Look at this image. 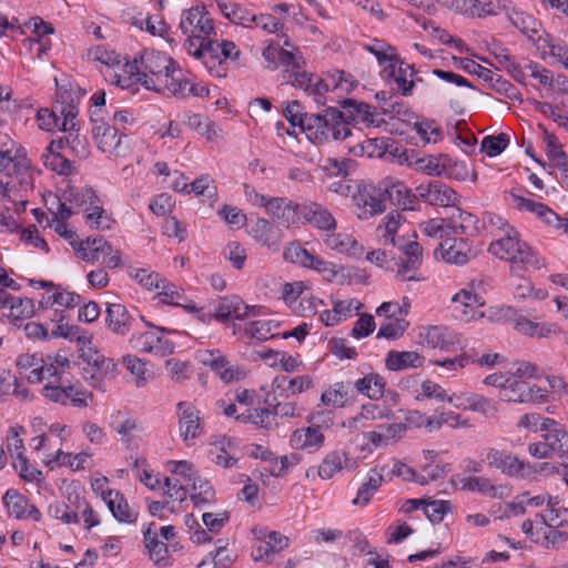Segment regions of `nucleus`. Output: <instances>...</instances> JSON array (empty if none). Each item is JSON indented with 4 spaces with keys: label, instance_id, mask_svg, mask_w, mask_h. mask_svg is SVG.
Wrapping results in <instances>:
<instances>
[{
    "label": "nucleus",
    "instance_id": "obj_1",
    "mask_svg": "<svg viewBox=\"0 0 568 568\" xmlns=\"http://www.w3.org/2000/svg\"><path fill=\"white\" fill-rule=\"evenodd\" d=\"M283 45L292 50L272 42L263 50L262 55L267 62V68L276 70L278 67H284L283 79L285 82L307 92L318 105L327 103L326 94L328 92L348 93L354 88L353 77L344 71H335L325 78L306 72L304 70L305 60L298 49L287 39Z\"/></svg>",
    "mask_w": 568,
    "mask_h": 568
},
{
    "label": "nucleus",
    "instance_id": "obj_2",
    "mask_svg": "<svg viewBox=\"0 0 568 568\" xmlns=\"http://www.w3.org/2000/svg\"><path fill=\"white\" fill-rule=\"evenodd\" d=\"M9 144L0 146V174L8 179L6 182L0 180V194L26 205L39 172L33 168L24 148L11 140Z\"/></svg>",
    "mask_w": 568,
    "mask_h": 568
},
{
    "label": "nucleus",
    "instance_id": "obj_3",
    "mask_svg": "<svg viewBox=\"0 0 568 568\" xmlns=\"http://www.w3.org/2000/svg\"><path fill=\"white\" fill-rule=\"evenodd\" d=\"M69 364L65 356H43L40 353H22L16 359L18 374L31 384L50 378L60 379Z\"/></svg>",
    "mask_w": 568,
    "mask_h": 568
},
{
    "label": "nucleus",
    "instance_id": "obj_4",
    "mask_svg": "<svg viewBox=\"0 0 568 568\" xmlns=\"http://www.w3.org/2000/svg\"><path fill=\"white\" fill-rule=\"evenodd\" d=\"M303 131L310 141L317 144L346 140L352 135L342 112L334 108H328L324 114H310L304 120Z\"/></svg>",
    "mask_w": 568,
    "mask_h": 568
},
{
    "label": "nucleus",
    "instance_id": "obj_5",
    "mask_svg": "<svg viewBox=\"0 0 568 568\" xmlns=\"http://www.w3.org/2000/svg\"><path fill=\"white\" fill-rule=\"evenodd\" d=\"M488 252L513 264H523L525 267L539 268L542 266L537 253L520 239L515 227H507L506 233L496 237L488 247Z\"/></svg>",
    "mask_w": 568,
    "mask_h": 568
},
{
    "label": "nucleus",
    "instance_id": "obj_6",
    "mask_svg": "<svg viewBox=\"0 0 568 568\" xmlns=\"http://www.w3.org/2000/svg\"><path fill=\"white\" fill-rule=\"evenodd\" d=\"M196 59L202 60V63L207 71L214 77L222 78L226 75V68L224 67L225 60H236L240 55V50L234 42L229 40L202 42L193 51Z\"/></svg>",
    "mask_w": 568,
    "mask_h": 568
},
{
    "label": "nucleus",
    "instance_id": "obj_7",
    "mask_svg": "<svg viewBox=\"0 0 568 568\" xmlns=\"http://www.w3.org/2000/svg\"><path fill=\"white\" fill-rule=\"evenodd\" d=\"M77 255L91 264L99 263L114 270L124 265L123 254L103 237H88L75 248Z\"/></svg>",
    "mask_w": 568,
    "mask_h": 568
},
{
    "label": "nucleus",
    "instance_id": "obj_8",
    "mask_svg": "<svg viewBox=\"0 0 568 568\" xmlns=\"http://www.w3.org/2000/svg\"><path fill=\"white\" fill-rule=\"evenodd\" d=\"M180 29L184 34L189 36L185 47L189 53L193 54L199 44L210 40L214 26L204 8L194 7L183 11Z\"/></svg>",
    "mask_w": 568,
    "mask_h": 568
},
{
    "label": "nucleus",
    "instance_id": "obj_9",
    "mask_svg": "<svg viewBox=\"0 0 568 568\" xmlns=\"http://www.w3.org/2000/svg\"><path fill=\"white\" fill-rule=\"evenodd\" d=\"M484 284V280H474L453 295V312L457 320L469 322L483 317L484 313L479 308L485 304L481 296Z\"/></svg>",
    "mask_w": 568,
    "mask_h": 568
},
{
    "label": "nucleus",
    "instance_id": "obj_10",
    "mask_svg": "<svg viewBox=\"0 0 568 568\" xmlns=\"http://www.w3.org/2000/svg\"><path fill=\"white\" fill-rule=\"evenodd\" d=\"M83 359L87 363V367L83 368L84 378L92 387L102 392L106 390L108 385L118 375L116 363L100 351L91 348L83 354Z\"/></svg>",
    "mask_w": 568,
    "mask_h": 568
},
{
    "label": "nucleus",
    "instance_id": "obj_11",
    "mask_svg": "<svg viewBox=\"0 0 568 568\" xmlns=\"http://www.w3.org/2000/svg\"><path fill=\"white\" fill-rule=\"evenodd\" d=\"M138 60L145 74L143 85L149 90L155 91L159 85L165 84L169 72L174 68L173 60L160 51L145 50Z\"/></svg>",
    "mask_w": 568,
    "mask_h": 568
},
{
    "label": "nucleus",
    "instance_id": "obj_12",
    "mask_svg": "<svg viewBox=\"0 0 568 568\" xmlns=\"http://www.w3.org/2000/svg\"><path fill=\"white\" fill-rule=\"evenodd\" d=\"M155 91L181 99L190 95L205 97L210 94V90L205 85L197 83L191 73L175 67L169 72L165 84L159 85Z\"/></svg>",
    "mask_w": 568,
    "mask_h": 568
},
{
    "label": "nucleus",
    "instance_id": "obj_13",
    "mask_svg": "<svg viewBox=\"0 0 568 568\" xmlns=\"http://www.w3.org/2000/svg\"><path fill=\"white\" fill-rule=\"evenodd\" d=\"M352 207L356 216L367 220L386 210L378 184L362 183L352 195Z\"/></svg>",
    "mask_w": 568,
    "mask_h": 568
},
{
    "label": "nucleus",
    "instance_id": "obj_14",
    "mask_svg": "<svg viewBox=\"0 0 568 568\" xmlns=\"http://www.w3.org/2000/svg\"><path fill=\"white\" fill-rule=\"evenodd\" d=\"M485 459L488 467L496 468L508 477L526 479L531 474L532 467L529 463L507 450L487 448Z\"/></svg>",
    "mask_w": 568,
    "mask_h": 568
},
{
    "label": "nucleus",
    "instance_id": "obj_15",
    "mask_svg": "<svg viewBox=\"0 0 568 568\" xmlns=\"http://www.w3.org/2000/svg\"><path fill=\"white\" fill-rule=\"evenodd\" d=\"M155 291H158L156 296L160 303L182 307L202 323L211 322L212 316L206 314L202 307H199L192 300L185 296L184 292L169 280L163 278Z\"/></svg>",
    "mask_w": 568,
    "mask_h": 568
},
{
    "label": "nucleus",
    "instance_id": "obj_16",
    "mask_svg": "<svg viewBox=\"0 0 568 568\" xmlns=\"http://www.w3.org/2000/svg\"><path fill=\"white\" fill-rule=\"evenodd\" d=\"M54 382H49L42 389V395L53 402L61 405H72L74 407H87L91 394L74 385H64L62 377L60 379L53 378Z\"/></svg>",
    "mask_w": 568,
    "mask_h": 568
},
{
    "label": "nucleus",
    "instance_id": "obj_17",
    "mask_svg": "<svg viewBox=\"0 0 568 568\" xmlns=\"http://www.w3.org/2000/svg\"><path fill=\"white\" fill-rule=\"evenodd\" d=\"M452 483L463 491L478 493L490 499H504L509 496L507 485L496 484L493 479L485 476L455 475L452 478Z\"/></svg>",
    "mask_w": 568,
    "mask_h": 568
},
{
    "label": "nucleus",
    "instance_id": "obj_18",
    "mask_svg": "<svg viewBox=\"0 0 568 568\" xmlns=\"http://www.w3.org/2000/svg\"><path fill=\"white\" fill-rule=\"evenodd\" d=\"M415 192L416 199L433 206H455L459 201L457 192L438 180L420 183L415 187Z\"/></svg>",
    "mask_w": 568,
    "mask_h": 568
},
{
    "label": "nucleus",
    "instance_id": "obj_19",
    "mask_svg": "<svg viewBox=\"0 0 568 568\" xmlns=\"http://www.w3.org/2000/svg\"><path fill=\"white\" fill-rule=\"evenodd\" d=\"M417 343L423 347L450 352L459 343L458 334L446 326H422L418 328Z\"/></svg>",
    "mask_w": 568,
    "mask_h": 568
},
{
    "label": "nucleus",
    "instance_id": "obj_20",
    "mask_svg": "<svg viewBox=\"0 0 568 568\" xmlns=\"http://www.w3.org/2000/svg\"><path fill=\"white\" fill-rule=\"evenodd\" d=\"M395 247L405 255V262L398 264L396 277L400 281H418V270L423 263V248L416 241L400 239Z\"/></svg>",
    "mask_w": 568,
    "mask_h": 568
},
{
    "label": "nucleus",
    "instance_id": "obj_21",
    "mask_svg": "<svg viewBox=\"0 0 568 568\" xmlns=\"http://www.w3.org/2000/svg\"><path fill=\"white\" fill-rule=\"evenodd\" d=\"M179 418V434L186 444H190L203 433L200 410L190 402H180L176 405Z\"/></svg>",
    "mask_w": 568,
    "mask_h": 568
},
{
    "label": "nucleus",
    "instance_id": "obj_22",
    "mask_svg": "<svg viewBox=\"0 0 568 568\" xmlns=\"http://www.w3.org/2000/svg\"><path fill=\"white\" fill-rule=\"evenodd\" d=\"M132 347L139 352L150 353L156 356H168L174 352V344L163 335V331L144 332L133 335L130 339Z\"/></svg>",
    "mask_w": 568,
    "mask_h": 568
},
{
    "label": "nucleus",
    "instance_id": "obj_23",
    "mask_svg": "<svg viewBox=\"0 0 568 568\" xmlns=\"http://www.w3.org/2000/svg\"><path fill=\"white\" fill-rule=\"evenodd\" d=\"M448 403L456 408L479 413L486 417H493L498 413V406L494 399L477 393H453Z\"/></svg>",
    "mask_w": 568,
    "mask_h": 568
},
{
    "label": "nucleus",
    "instance_id": "obj_24",
    "mask_svg": "<svg viewBox=\"0 0 568 568\" xmlns=\"http://www.w3.org/2000/svg\"><path fill=\"white\" fill-rule=\"evenodd\" d=\"M379 191L384 203L402 206L404 210L413 209L416 200V192L413 193L403 181L394 176H386L378 182Z\"/></svg>",
    "mask_w": 568,
    "mask_h": 568
},
{
    "label": "nucleus",
    "instance_id": "obj_25",
    "mask_svg": "<svg viewBox=\"0 0 568 568\" xmlns=\"http://www.w3.org/2000/svg\"><path fill=\"white\" fill-rule=\"evenodd\" d=\"M196 359L216 373L224 383H230L240 377V372L230 364L226 356L217 348L199 349Z\"/></svg>",
    "mask_w": 568,
    "mask_h": 568
},
{
    "label": "nucleus",
    "instance_id": "obj_26",
    "mask_svg": "<svg viewBox=\"0 0 568 568\" xmlns=\"http://www.w3.org/2000/svg\"><path fill=\"white\" fill-rule=\"evenodd\" d=\"M506 0H450V8L456 12L473 18L497 16L503 11Z\"/></svg>",
    "mask_w": 568,
    "mask_h": 568
},
{
    "label": "nucleus",
    "instance_id": "obj_27",
    "mask_svg": "<svg viewBox=\"0 0 568 568\" xmlns=\"http://www.w3.org/2000/svg\"><path fill=\"white\" fill-rule=\"evenodd\" d=\"M104 75L115 85L126 90H134L136 84H143V77H145L136 58L132 62L122 63L120 61L119 65Z\"/></svg>",
    "mask_w": 568,
    "mask_h": 568
},
{
    "label": "nucleus",
    "instance_id": "obj_28",
    "mask_svg": "<svg viewBox=\"0 0 568 568\" xmlns=\"http://www.w3.org/2000/svg\"><path fill=\"white\" fill-rule=\"evenodd\" d=\"M3 503L10 516L17 519H33L34 521L41 520V511L29 501V499L21 495L18 490L8 489L3 497Z\"/></svg>",
    "mask_w": 568,
    "mask_h": 568
},
{
    "label": "nucleus",
    "instance_id": "obj_29",
    "mask_svg": "<svg viewBox=\"0 0 568 568\" xmlns=\"http://www.w3.org/2000/svg\"><path fill=\"white\" fill-rule=\"evenodd\" d=\"M267 214L280 224L290 226L296 223L298 213L302 214V206L287 197L272 196L267 200L264 209Z\"/></svg>",
    "mask_w": 568,
    "mask_h": 568
},
{
    "label": "nucleus",
    "instance_id": "obj_30",
    "mask_svg": "<svg viewBox=\"0 0 568 568\" xmlns=\"http://www.w3.org/2000/svg\"><path fill=\"white\" fill-rule=\"evenodd\" d=\"M509 204L521 212H529L535 214L540 221L550 226L551 223L558 221V214L549 206L532 199L525 197L514 191L508 195Z\"/></svg>",
    "mask_w": 568,
    "mask_h": 568
},
{
    "label": "nucleus",
    "instance_id": "obj_31",
    "mask_svg": "<svg viewBox=\"0 0 568 568\" xmlns=\"http://www.w3.org/2000/svg\"><path fill=\"white\" fill-rule=\"evenodd\" d=\"M284 258L291 263L316 270L321 273L333 272L334 264L313 255L298 243L290 244L284 251Z\"/></svg>",
    "mask_w": 568,
    "mask_h": 568
},
{
    "label": "nucleus",
    "instance_id": "obj_32",
    "mask_svg": "<svg viewBox=\"0 0 568 568\" xmlns=\"http://www.w3.org/2000/svg\"><path fill=\"white\" fill-rule=\"evenodd\" d=\"M248 312V306L236 295L224 296L217 301L215 313L211 314V321L214 318L225 323L230 320H243ZM210 315V313H207Z\"/></svg>",
    "mask_w": 568,
    "mask_h": 568
},
{
    "label": "nucleus",
    "instance_id": "obj_33",
    "mask_svg": "<svg viewBox=\"0 0 568 568\" xmlns=\"http://www.w3.org/2000/svg\"><path fill=\"white\" fill-rule=\"evenodd\" d=\"M143 535L150 559L160 568L168 567L170 565L169 549L164 541L159 540L155 524H149Z\"/></svg>",
    "mask_w": 568,
    "mask_h": 568
},
{
    "label": "nucleus",
    "instance_id": "obj_34",
    "mask_svg": "<svg viewBox=\"0 0 568 568\" xmlns=\"http://www.w3.org/2000/svg\"><path fill=\"white\" fill-rule=\"evenodd\" d=\"M237 448L230 437H221L212 443L209 456L212 463L224 468H231L237 463Z\"/></svg>",
    "mask_w": 568,
    "mask_h": 568
},
{
    "label": "nucleus",
    "instance_id": "obj_35",
    "mask_svg": "<svg viewBox=\"0 0 568 568\" xmlns=\"http://www.w3.org/2000/svg\"><path fill=\"white\" fill-rule=\"evenodd\" d=\"M425 357L416 351H389L385 357V366L388 371L399 372L410 368H419L424 365Z\"/></svg>",
    "mask_w": 568,
    "mask_h": 568
},
{
    "label": "nucleus",
    "instance_id": "obj_36",
    "mask_svg": "<svg viewBox=\"0 0 568 568\" xmlns=\"http://www.w3.org/2000/svg\"><path fill=\"white\" fill-rule=\"evenodd\" d=\"M324 442V434L312 426L296 429L290 439L291 446L294 449L307 450L308 453L320 450L323 447Z\"/></svg>",
    "mask_w": 568,
    "mask_h": 568
},
{
    "label": "nucleus",
    "instance_id": "obj_37",
    "mask_svg": "<svg viewBox=\"0 0 568 568\" xmlns=\"http://www.w3.org/2000/svg\"><path fill=\"white\" fill-rule=\"evenodd\" d=\"M509 21L528 38L534 39L539 31V23L530 14L518 9L510 0L503 3V11Z\"/></svg>",
    "mask_w": 568,
    "mask_h": 568
},
{
    "label": "nucleus",
    "instance_id": "obj_38",
    "mask_svg": "<svg viewBox=\"0 0 568 568\" xmlns=\"http://www.w3.org/2000/svg\"><path fill=\"white\" fill-rule=\"evenodd\" d=\"M406 226L405 220L400 213L392 212L387 214L377 227V234L381 243L384 246L396 245L400 242V239H404L403 235L397 236V233Z\"/></svg>",
    "mask_w": 568,
    "mask_h": 568
},
{
    "label": "nucleus",
    "instance_id": "obj_39",
    "mask_svg": "<svg viewBox=\"0 0 568 568\" xmlns=\"http://www.w3.org/2000/svg\"><path fill=\"white\" fill-rule=\"evenodd\" d=\"M94 123L92 133L98 148L104 153L116 152L121 143L120 128L104 122Z\"/></svg>",
    "mask_w": 568,
    "mask_h": 568
},
{
    "label": "nucleus",
    "instance_id": "obj_40",
    "mask_svg": "<svg viewBox=\"0 0 568 568\" xmlns=\"http://www.w3.org/2000/svg\"><path fill=\"white\" fill-rule=\"evenodd\" d=\"M41 287H48V295L41 301L43 307H53L54 305L64 308H73L81 303V296L74 292H68L61 287L53 290V283L39 282Z\"/></svg>",
    "mask_w": 568,
    "mask_h": 568
},
{
    "label": "nucleus",
    "instance_id": "obj_41",
    "mask_svg": "<svg viewBox=\"0 0 568 568\" xmlns=\"http://www.w3.org/2000/svg\"><path fill=\"white\" fill-rule=\"evenodd\" d=\"M132 322L133 317L123 304L111 303L108 305L105 323L114 334L125 335L130 331Z\"/></svg>",
    "mask_w": 568,
    "mask_h": 568
},
{
    "label": "nucleus",
    "instance_id": "obj_42",
    "mask_svg": "<svg viewBox=\"0 0 568 568\" xmlns=\"http://www.w3.org/2000/svg\"><path fill=\"white\" fill-rule=\"evenodd\" d=\"M440 255L447 263L464 265L470 256V248L463 239H446L439 244Z\"/></svg>",
    "mask_w": 568,
    "mask_h": 568
},
{
    "label": "nucleus",
    "instance_id": "obj_43",
    "mask_svg": "<svg viewBox=\"0 0 568 568\" xmlns=\"http://www.w3.org/2000/svg\"><path fill=\"white\" fill-rule=\"evenodd\" d=\"M302 214L315 227L331 232L336 229V220L332 213L318 203L302 205Z\"/></svg>",
    "mask_w": 568,
    "mask_h": 568
},
{
    "label": "nucleus",
    "instance_id": "obj_44",
    "mask_svg": "<svg viewBox=\"0 0 568 568\" xmlns=\"http://www.w3.org/2000/svg\"><path fill=\"white\" fill-rule=\"evenodd\" d=\"M365 49L377 59L379 64L387 63L383 70L386 75L395 74V62L399 61V57L394 47L382 40H374L372 43L366 44Z\"/></svg>",
    "mask_w": 568,
    "mask_h": 568
},
{
    "label": "nucleus",
    "instance_id": "obj_45",
    "mask_svg": "<svg viewBox=\"0 0 568 568\" xmlns=\"http://www.w3.org/2000/svg\"><path fill=\"white\" fill-rule=\"evenodd\" d=\"M288 547V538L276 531H271L264 544L256 547L253 551L255 560H263L266 564L272 562V556Z\"/></svg>",
    "mask_w": 568,
    "mask_h": 568
},
{
    "label": "nucleus",
    "instance_id": "obj_46",
    "mask_svg": "<svg viewBox=\"0 0 568 568\" xmlns=\"http://www.w3.org/2000/svg\"><path fill=\"white\" fill-rule=\"evenodd\" d=\"M110 513L119 523L133 524L136 521L139 513L132 508L124 495L118 490L113 496L106 500Z\"/></svg>",
    "mask_w": 568,
    "mask_h": 568
},
{
    "label": "nucleus",
    "instance_id": "obj_47",
    "mask_svg": "<svg viewBox=\"0 0 568 568\" xmlns=\"http://www.w3.org/2000/svg\"><path fill=\"white\" fill-rule=\"evenodd\" d=\"M216 4L222 14L232 23L244 28H252V20L255 13L251 12L247 8L227 0H217Z\"/></svg>",
    "mask_w": 568,
    "mask_h": 568
},
{
    "label": "nucleus",
    "instance_id": "obj_48",
    "mask_svg": "<svg viewBox=\"0 0 568 568\" xmlns=\"http://www.w3.org/2000/svg\"><path fill=\"white\" fill-rule=\"evenodd\" d=\"M251 236L267 247H275L281 242L280 231L266 219H257L250 231Z\"/></svg>",
    "mask_w": 568,
    "mask_h": 568
},
{
    "label": "nucleus",
    "instance_id": "obj_49",
    "mask_svg": "<svg viewBox=\"0 0 568 568\" xmlns=\"http://www.w3.org/2000/svg\"><path fill=\"white\" fill-rule=\"evenodd\" d=\"M324 242L328 248L341 254L357 256L363 252V247L356 239L347 233H329L326 235Z\"/></svg>",
    "mask_w": 568,
    "mask_h": 568
},
{
    "label": "nucleus",
    "instance_id": "obj_50",
    "mask_svg": "<svg viewBox=\"0 0 568 568\" xmlns=\"http://www.w3.org/2000/svg\"><path fill=\"white\" fill-rule=\"evenodd\" d=\"M383 481L384 476L382 470L377 468L369 469L366 476V480L358 488L356 497L353 499L352 504L354 506L367 505L375 495V493L378 490Z\"/></svg>",
    "mask_w": 568,
    "mask_h": 568
},
{
    "label": "nucleus",
    "instance_id": "obj_51",
    "mask_svg": "<svg viewBox=\"0 0 568 568\" xmlns=\"http://www.w3.org/2000/svg\"><path fill=\"white\" fill-rule=\"evenodd\" d=\"M389 141L390 139L388 138L366 139L349 146L348 152L356 156L383 158L388 151Z\"/></svg>",
    "mask_w": 568,
    "mask_h": 568
},
{
    "label": "nucleus",
    "instance_id": "obj_52",
    "mask_svg": "<svg viewBox=\"0 0 568 568\" xmlns=\"http://www.w3.org/2000/svg\"><path fill=\"white\" fill-rule=\"evenodd\" d=\"M90 457L87 453H80L72 455L71 453H64L58 449L54 454L48 455L44 459V464L51 470L59 466H69L73 470L84 469V463Z\"/></svg>",
    "mask_w": 568,
    "mask_h": 568
},
{
    "label": "nucleus",
    "instance_id": "obj_53",
    "mask_svg": "<svg viewBox=\"0 0 568 568\" xmlns=\"http://www.w3.org/2000/svg\"><path fill=\"white\" fill-rule=\"evenodd\" d=\"M357 392L366 395L371 399L381 398L386 388V381L383 376L376 373H369L363 378H359L354 384Z\"/></svg>",
    "mask_w": 568,
    "mask_h": 568
},
{
    "label": "nucleus",
    "instance_id": "obj_54",
    "mask_svg": "<svg viewBox=\"0 0 568 568\" xmlns=\"http://www.w3.org/2000/svg\"><path fill=\"white\" fill-rule=\"evenodd\" d=\"M7 311L4 316L8 321L20 326L23 320L30 318L34 314V304L29 297L14 296Z\"/></svg>",
    "mask_w": 568,
    "mask_h": 568
},
{
    "label": "nucleus",
    "instance_id": "obj_55",
    "mask_svg": "<svg viewBox=\"0 0 568 568\" xmlns=\"http://www.w3.org/2000/svg\"><path fill=\"white\" fill-rule=\"evenodd\" d=\"M445 166L442 176L456 181H477V173L475 170L469 169L468 165L460 160L453 159L445 155Z\"/></svg>",
    "mask_w": 568,
    "mask_h": 568
},
{
    "label": "nucleus",
    "instance_id": "obj_56",
    "mask_svg": "<svg viewBox=\"0 0 568 568\" xmlns=\"http://www.w3.org/2000/svg\"><path fill=\"white\" fill-rule=\"evenodd\" d=\"M278 324L272 320H256L252 321L243 327L245 336L256 339L266 341L273 338L278 334Z\"/></svg>",
    "mask_w": 568,
    "mask_h": 568
},
{
    "label": "nucleus",
    "instance_id": "obj_57",
    "mask_svg": "<svg viewBox=\"0 0 568 568\" xmlns=\"http://www.w3.org/2000/svg\"><path fill=\"white\" fill-rule=\"evenodd\" d=\"M514 327L517 332L530 337H549L556 333V325L532 322L524 316L515 320Z\"/></svg>",
    "mask_w": 568,
    "mask_h": 568
},
{
    "label": "nucleus",
    "instance_id": "obj_58",
    "mask_svg": "<svg viewBox=\"0 0 568 568\" xmlns=\"http://www.w3.org/2000/svg\"><path fill=\"white\" fill-rule=\"evenodd\" d=\"M473 363H475V354L466 351L462 352L460 354L453 358L429 361V364L440 366L444 369V373L446 374L447 377L456 376L458 371L465 368L466 366Z\"/></svg>",
    "mask_w": 568,
    "mask_h": 568
},
{
    "label": "nucleus",
    "instance_id": "obj_59",
    "mask_svg": "<svg viewBox=\"0 0 568 568\" xmlns=\"http://www.w3.org/2000/svg\"><path fill=\"white\" fill-rule=\"evenodd\" d=\"M347 460V454L342 450L328 453L318 466V476L322 479H331L344 468Z\"/></svg>",
    "mask_w": 568,
    "mask_h": 568
},
{
    "label": "nucleus",
    "instance_id": "obj_60",
    "mask_svg": "<svg viewBox=\"0 0 568 568\" xmlns=\"http://www.w3.org/2000/svg\"><path fill=\"white\" fill-rule=\"evenodd\" d=\"M445 155L446 154L418 156V159L409 164L415 171L428 176H442L445 166Z\"/></svg>",
    "mask_w": 568,
    "mask_h": 568
},
{
    "label": "nucleus",
    "instance_id": "obj_61",
    "mask_svg": "<svg viewBox=\"0 0 568 568\" xmlns=\"http://www.w3.org/2000/svg\"><path fill=\"white\" fill-rule=\"evenodd\" d=\"M422 232L433 239H444L450 232L457 234L464 232L463 225H450L443 219H432L420 224Z\"/></svg>",
    "mask_w": 568,
    "mask_h": 568
},
{
    "label": "nucleus",
    "instance_id": "obj_62",
    "mask_svg": "<svg viewBox=\"0 0 568 568\" xmlns=\"http://www.w3.org/2000/svg\"><path fill=\"white\" fill-rule=\"evenodd\" d=\"M63 199L70 204H72L75 210H81L84 212L88 206H91L92 204L100 202L95 192L90 187H84L81 190H75L71 187L64 191Z\"/></svg>",
    "mask_w": 568,
    "mask_h": 568
},
{
    "label": "nucleus",
    "instance_id": "obj_63",
    "mask_svg": "<svg viewBox=\"0 0 568 568\" xmlns=\"http://www.w3.org/2000/svg\"><path fill=\"white\" fill-rule=\"evenodd\" d=\"M568 540V534L557 529L554 525H540L537 529L536 542H540L546 548H557Z\"/></svg>",
    "mask_w": 568,
    "mask_h": 568
},
{
    "label": "nucleus",
    "instance_id": "obj_64",
    "mask_svg": "<svg viewBox=\"0 0 568 568\" xmlns=\"http://www.w3.org/2000/svg\"><path fill=\"white\" fill-rule=\"evenodd\" d=\"M351 383L338 382L325 389L321 402L325 406L343 407L347 400Z\"/></svg>",
    "mask_w": 568,
    "mask_h": 568
}]
</instances>
